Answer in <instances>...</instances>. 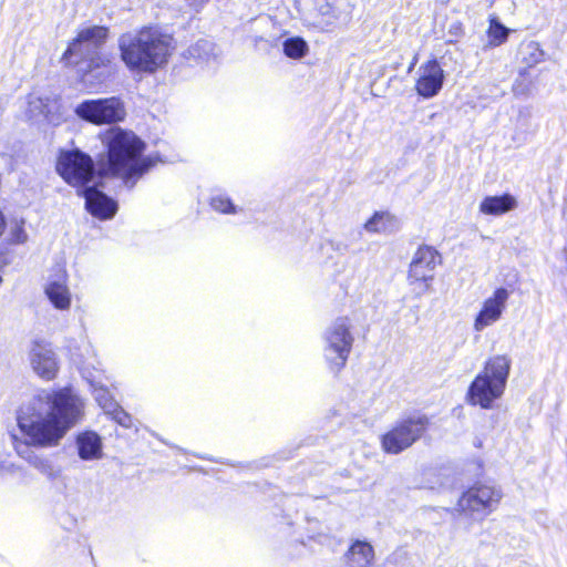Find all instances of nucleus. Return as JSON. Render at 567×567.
Instances as JSON below:
<instances>
[{
    "label": "nucleus",
    "mask_w": 567,
    "mask_h": 567,
    "mask_svg": "<svg viewBox=\"0 0 567 567\" xmlns=\"http://www.w3.org/2000/svg\"><path fill=\"white\" fill-rule=\"evenodd\" d=\"M20 478L22 480V482H27L28 481V472L22 467V471H19V473H17Z\"/></svg>",
    "instance_id": "nucleus-33"
},
{
    "label": "nucleus",
    "mask_w": 567,
    "mask_h": 567,
    "mask_svg": "<svg viewBox=\"0 0 567 567\" xmlns=\"http://www.w3.org/2000/svg\"><path fill=\"white\" fill-rule=\"evenodd\" d=\"M413 65H414V63H413V62H411V63H410V65H409V71L411 70V68H412Z\"/></svg>",
    "instance_id": "nucleus-41"
},
{
    "label": "nucleus",
    "mask_w": 567,
    "mask_h": 567,
    "mask_svg": "<svg viewBox=\"0 0 567 567\" xmlns=\"http://www.w3.org/2000/svg\"><path fill=\"white\" fill-rule=\"evenodd\" d=\"M104 155L97 161V177L120 178L133 187L161 162L159 156H144L146 143L132 130L112 126L100 134Z\"/></svg>",
    "instance_id": "nucleus-2"
},
{
    "label": "nucleus",
    "mask_w": 567,
    "mask_h": 567,
    "mask_svg": "<svg viewBox=\"0 0 567 567\" xmlns=\"http://www.w3.org/2000/svg\"><path fill=\"white\" fill-rule=\"evenodd\" d=\"M106 415L125 429H130L133 424L131 414L127 413L120 404H117V406H115L114 410H111Z\"/></svg>",
    "instance_id": "nucleus-26"
},
{
    "label": "nucleus",
    "mask_w": 567,
    "mask_h": 567,
    "mask_svg": "<svg viewBox=\"0 0 567 567\" xmlns=\"http://www.w3.org/2000/svg\"><path fill=\"white\" fill-rule=\"evenodd\" d=\"M509 370L511 362L507 357H489L483 371L471 382L466 402L482 409H491L505 391Z\"/></svg>",
    "instance_id": "nucleus-5"
},
{
    "label": "nucleus",
    "mask_w": 567,
    "mask_h": 567,
    "mask_svg": "<svg viewBox=\"0 0 567 567\" xmlns=\"http://www.w3.org/2000/svg\"><path fill=\"white\" fill-rule=\"evenodd\" d=\"M31 365L40 378L48 381L53 380L59 370L55 357H33Z\"/></svg>",
    "instance_id": "nucleus-20"
},
{
    "label": "nucleus",
    "mask_w": 567,
    "mask_h": 567,
    "mask_svg": "<svg viewBox=\"0 0 567 567\" xmlns=\"http://www.w3.org/2000/svg\"><path fill=\"white\" fill-rule=\"evenodd\" d=\"M502 496L499 487L478 483L463 493L458 499V507L464 514L482 519L496 509Z\"/></svg>",
    "instance_id": "nucleus-9"
},
{
    "label": "nucleus",
    "mask_w": 567,
    "mask_h": 567,
    "mask_svg": "<svg viewBox=\"0 0 567 567\" xmlns=\"http://www.w3.org/2000/svg\"><path fill=\"white\" fill-rule=\"evenodd\" d=\"M83 416L84 402L71 388L39 391L17 413V424L23 439L16 446L18 455L49 481L58 480L61 470L30 446L48 449L59 445Z\"/></svg>",
    "instance_id": "nucleus-1"
},
{
    "label": "nucleus",
    "mask_w": 567,
    "mask_h": 567,
    "mask_svg": "<svg viewBox=\"0 0 567 567\" xmlns=\"http://www.w3.org/2000/svg\"><path fill=\"white\" fill-rule=\"evenodd\" d=\"M109 35L110 29L106 25L79 29L66 43L60 63L64 69L75 72L81 82H86L91 76L112 73L116 66L114 55L99 50L107 41Z\"/></svg>",
    "instance_id": "nucleus-4"
},
{
    "label": "nucleus",
    "mask_w": 567,
    "mask_h": 567,
    "mask_svg": "<svg viewBox=\"0 0 567 567\" xmlns=\"http://www.w3.org/2000/svg\"><path fill=\"white\" fill-rule=\"evenodd\" d=\"M106 415L125 429H130L133 424L131 414L127 413L120 404H117V406H115L114 410H111Z\"/></svg>",
    "instance_id": "nucleus-25"
},
{
    "label": "nucleus",
    "mask_w": 567,
    "mask_h": 567,
    "mask_svg": "<svg viewBox=\"0 0 567 567\" xmlns=\"http://www.w3.org/2000/svg\"><path fill=\"white\" fill-rule=\"evenodd\" d=\"M442 262L439 251L427 245L420 246L410 264L408 284L416 297L432 290L435 269Z\"/></svg>",
    "instance_id": "nucleus-7"
},
{
    "label": "nucleus",
    "mask_w": 567,
    "mask_h": 567,
    "mask_svg": "<svg viewBox=\"0 0 567 567\" xmlns=\"http://www.w3.org/2000/svg\"><path fill=\"white\" fill-rule=\"evenodd\" d=\"M7 466H11L9 470H4V473L17 474L22 471V467L13 463L7 462Z\"/></svg>",
    "instance_id": "nucleus-32"
},
{
    "label": "nucleus",
    "mask_w": 567,
    "mask_h": 567,
    "mask_svg": "<svg viewBox=\"0 0 567 567\" xmlns=\"http://www.w3.org/2000/svg\"><path fill=\"white\" fill-rule=\"evenodd\" d=\"M461 24H457L455 28H454V31H457V30H461Z\"/></svg>",
    "instance_id": "nucleus-38"
},
{
    "label": "nucleus",
    "mask_w": 567,
    "mask_h": 567,
    "mask_svg": "<svg viewBox=\"0 0 567 567\" xmlns=\"http://www.w3.org/2000/svg\"><path fill=\"white\" fill-rule=\"evenodd\" d=\"M54 169L76 193L87 187L97 176V166L93 157L80 148L59 150Z\"/></svg>",
    "instance_id": "nucleus-6"
},
{
    "label": "nucleus",
    "mask_w": 567,
    "mask_h": 567,
    "mask_svg": "<svg viewBox=\"0 0 567 567\" xmlns=\"http://www.w3.org/2000/svg\"><path fill=\"white\" fill-rule=\"evenodd\" d=\"M28 239L27 231L24 229L23 221L17 223L11 229L9 234L8 241L11 245H20L24 244Z\"/></svg>",
    "instance_id": "nucleus-28"
},
{
    "label": "nucleus",
    "mask_w": 567,
    "mask_h": 567,
    "mask_svg": "<svg viewBox=\"0 0 567 567\" xmlns=\"http://www.w3.org/2000/svg\"><path fill=\"white\" fill-rule=\"evenodd\" d=\"M522 60L523 62L532 68L538 64L544 59V51L540 49L539 43L535 41H529L526 44H524L522 49Z\"/></svg>",
    "instance_id": "nucleus-22"
},
{
    "label": "nucleus",
    "mask_w": 567,
    "mask_h": 567,
    "mask_svg": "<svg viewBox=\"0 0 567 567\" xmlns=\"http://www.w3.org/2000/svg\"><path fill=\"white\" fill-rule=\"evenodd\" d=\"M44 292L54 308L60 310L70 308L71 293L68 288V275L64 270H61L55 279L47 284Z\"/></svg>",
    "instance_id": "nucleus-16"
},
{
    "label": "nucleus",
    "mask_w": 567,
    "mask_h": 567,
    "mask_svg": "<svg viewBox=\"0 0 567 567\" xmlns=\"http://www.w3.org/2000/svg\"><path fill=\"white\" fill-rule=\"evenodd\" d=\"M75 114L83 121L102 126L114 125L126 117L124 102L117 96L84 100L78 104Z\"/></svg>",
    "instance_id": "nucleus-8"
},
{
    "label": "nucleus",
    "mask_w": 567,
    "mask_h": 567,
    "mask_svg": "<svg viewBox=\"0 0 567 567\" xmlns=\"http://www.w3.org/2000/svg\"><path fill=\"white\" fill-rule=\"evenodd\" d=\"M430 425V419L423 413L403 416L392 427V454H398L422 437Z\"/></svg>",
    "instance_id": "nucleus-10"
},
{
    "label": "nucleus",
    "mask_w": 567,
    "mask_h": 567,
    "mask_svg": "<svg viewBox=\"0 0 567 567\" xmlns=\"http://www.w3.org/2000/svg\"><path fill=\"white\" fill-rule=\"evenodd\" d=\"M76 194L84 197L86 210L97 219H110L117 212V203L96 186L89 185Z\"/></svg>",
    "instance_id": "nucleus-11"
},
{
    "label": "nucleus",
    "mask_w": 567,
    "mask_h": 567,
    "mask_svg": "<svg viewBox=\"0 0 567 567\" xmlns=\"http://www.w3.org/2000/svg\"><path fill=\"white\" fill-rule=\"evenodd\" d=\"M20 478L22 480V482H27L28 481V472L22 467V471H19V473H17Z\"/></svg>",
    "instance_id": "nucleus-34"
},
{
    "label": "nucleus",
    "mask_w": 567,
    "mask_h": 567,
    "mask_svg": "<svg viewBox=\"0 0 567 567\" xmlns=\"http://www.w3.org/2000/svg\"><path fill=\"white\" fill-rule=\"evenodd\" d=\"M386 217V213H374V215L364 224V228L370 233L385 230Z\"/></svg>",
    "instance_id": "nucleus-27"
},
{
    "label": "nucleus",
    "mask_w": 567,
    "mask_h": 567,
    "mask_svg": "<svg viewBox=\"0 0 567 567\" xmlns=\"http://www.w3.org/2000/svg\"><path fill=\"white\" fill-rule=\"evenodd\" d=\"M461 24H457L455 28H454V31H457V30H461Z\"/></svg>",
    "instance_id": "nucleus-39"
},
{
    "label": "nucleus",
    "mask_w": 567,
    "mask_h": 567,
    "mask_svg": "<svg viewBox=\"0 0 567 567\" xmlns=\"http://www.w3.org/2000/svg\"><path fill=\"white\" fill-rule=\"evenodd\" d=\"M348 357H331L328 361L329 368L333 373H338L347 363Z\"/></svg>",
    "instance_id": "nucleus-29"
},
{
    "label": "nucleus",
    "mask_w": 567,
    "mask_h": 567,
    "mask_svg": "<svg viewBox=\"0 0 567 567\" xmlns=\"http://www.w3.org/2000/svg\"><path fill=\"white\" fill-rule=\"evenodd\" d=\"M156 437H157L161 442H163L164 444H166V445H168V446H171V447H173V449H176L177 451H184V450H183L182 447H179V446H176V445H173V444H169V443L165 442L163 439L158 437L157 435H156Z\"/></svg>",
    "instance_id": "nucleus-37"
},
{
    "label": "nucleus",
    "mask_w": 567,
    "mask_h": 567,
    "mask_svg": "<svg viewBox=\"0 0 567 567\" xmlns=\"http://www.w3.org/2000/svg\"><path fill=\"white\" fill-rule=\"evenodd\" d=\"M11 466H7V461H0V476L4 473V470H9Z\"/></svg>",
    "instance_id": "nucleus-35"
},
{
    "label": "nucleus",
    "mask_w": 567,
    "mask_h": 567,
    "mask_svg": "<svg viewBox=\"0 0 567 567\" xmlns=\"http://www.w3.org/2000/svg\"><path fill=\"white\" fill-rule=\"evenodd\" d=\"M83 378L87 380L91 385L92 394L94 400L99 404V406L107 414L111 410H114L117 406V401L111 394L110 390L102 384L100 381H96L91 373L89 375L85 374V371L82 372Z\"/></svg>",
    "instance_id": "nucleus-19"
},
{
    "label": "nucleus",
    "mask_w": 567,
    "mask_h": 567,
    "mask_svg": "<svg viewBox=\"0 0 567 567\" xmlns=\"http://www.w3.org/2000/svg\"><path fill=\"white\" fill-rule=\"evenodd\" d=\"M381 445L386 454H390V431L385 432L381 436Z\"/></svg>",
    "instance_id": "nucleus-30"
},
{
    "label": "nucleus",
    "mask_w": 567,
    "mask_h": 567,
    "mask_svg": "<svg viewBox=\"0 0 567 567\" xmlns=\"http://www.w3.org/2000/svg\"><path fill=\"white\" fill-rule=\"evenodd\" d=\"M190 4H205L207 2H209L210 0H187Z\"/></svg>",
    "instance_id": "nucleus-36"
},
{
    "label": "nucleus",
    "mask_w": 567,
    "mask_h": 567,
    "mask_svg": "<svg viewBox=\"0 0 567 567\" xmlns=\"http://www.w3.org/2000/svg\"><path fill=\"white\" fill-rule=\"evenodd\" d=\"M327 350L337 354H348L352 350L354 338L349 326L338 320L326 333Z\"/></svg>",
    "instance_id": "nucleus-14"
},
{
    "label": "nucleus",
    "mask_w": 567,
    "mask_h": 567,
    "mask_svg": "<svg viewBox=\"0 0 567 567\" xmlns=\"http://www.w3.org/2000/svg\"><path fill=\"white\" fill-rule=\"evenodd\" d=\"M210 206L215 212L221 214H234L236 213V208L231 203L230 198L226 196H216L210 200Z\"/></svg>",
    "instance_id": "nucleus-24"
},
{
    "label": "nucleus",
    "mask_w": 567,
    "mask_h": 567,
    "mask_svg": "<svg viewBox=\"0 0 567 567\" xmlns=\"http://www.w3.org/2000/svg\"><path fill=\"white\" fill-rule=\"evenodd\" d=\"M564 252H565L566 259H567V247L564 249Z\"/></svg>",
    "instance_id": "nucleus-42"
},
{
    "label": "nucleus",
    "mask_w": 567,
    "mask_h": 567,
    "mask_svg": "<svg viewBox=\"0 0 567 567\" xmlns=\"http://www.w3.org/2000/svg\"><path fill=\"white\" fill-rule=\"evenodd\" d=\"M90 555H91L92 561H94V556L92 555V553H90ZM93 564H95V563H93ZM94 567H96V565H94Z\"/></svg>",
    "instance_id": "nucleus-40"
},
{
    "label": "nucleus",
    "mask_w": 567,
    "mask_h": 567,
    "mask_svg": "<svg viewBox=\"0 0 567 567\" xmlns=\"http://www.w3.org/2000/svg\"><path fill=\"white\" fill-rule=\"evenodd\" d=\"M307 51L308 45L302 38H289L284 42V53L290 59H301Z\"/></svg>",
    "instance_id": "nucleus-23"
},
{
    "label": "nucleus",
    "mask_w": 567,
    "mask_h": 567,
    "mask_svg": "<svg viewBox=\"0 0 567 567\" xmlns=\"http://www.w3.org/2000/svg\"><path fill=\"white\" fill-rule=\"evenodd\" d=\"M508 297L509 292L507 289H496L493 296L484 301L481 311L474 320V330L480 332L495 323L502 317Z\"/></svg>",
    "instance_id": "nucleus-12"
},
{
    "label": "nucleus",
    "mask_w": 567,
    "mask_h": 567,
    "mask_svg": "<svg viewBox=\"0 0 567 567\" xmlns=\"http://www.w3.org/2000/svg\"><path fill=\"white\" fill-rule=\"evenodd\" d=\"M517 202L514 196L504 194L502 196H487L480 204V212L485 215H503L516 208Z\"/></svg>",
    "instance_id": "nucleus-18"
},
{
    "label": "nucleus",
    "mask_w": 567,
    "mask_h": 567,
    "mask_svg": "<svg viewBox=\"0 0 567 567\" xmlns=\"http://www.w3.org/2000/svg\"><path fill=\"white\" fill-rule=\"evenodd\" d=\"M420 76L416 81L417 93L425 97L436 95L443 85L444 73L441 65L435 60H431L420 66Z\"/></svg>",
    "instance_id": "nucleus-13"
},
{
    "label": "nucleus",
    "mask_w": 567,
    "mask_h": 567,
    "mask_svg": "<svg viewBox=\"0 0 567 567\" xmlns=\"http://www.w3.org/2000/svg\"><path fill=\"white\" fill-rule=\"evenodd\" d=\"M374 558V550L367 540H354L347 554L346 563L349 567H369Z\"/></svg>",
    "instance_id": "nucleus-17"
},
{
    "label": "nucleus",
    "mask_w": 567,
    "mask_h": 567,
    "mask_svg": "<svg viewBox=\"0 0 567 567\" xmlns=\"http://www.w3.org/2000/svg\"><path fill=\"white\" fill-rule=\"evenodd\" d=\"M177 49L174 33L148 23L118 38L120 58L131 72L154 74L167 66Z\"/></svg>",
    "instance_id": "nucleus-3"
},
{
    "label": "nucleus",
    "mask_w": 567,
    "mask_h": 567,
    "mask_svg": "<svg viewBox=\"0 0 567 567\" xmlns=\"http://www.w3.org/2000/svg\"><path fill=\"white\" fill-rule=\"evenodd\" d=\"M7 229V218L3 212L0 209V237L4 234Z\"/></svg>",
    "instance_id": "nucleus-31"
},
{
    "label": "nucleus",
    "mask_w": 567,
    "mask_h": 567,
    "mask_svg": "<svg viewBox=\"0 0 567 567\" xmlns=\"http://www.w3.org/2000/svg\"><path fill=\"white\" fill-rule=\"evenodd\" d=\"M78 455L82 461L100 460L103 455V442L99 433L91 430L80 432L75 437Z\"/></svg>",
    "instance_id": "nucleus-15"
},
{
    "label": "nucleus",
    "mask_w": 567,
    "mask_h": 567,
    "mask_svg": "<svg viewBox=\"0 0 567 567\" xmlns=\"http://www.w3.org/2000/svg\"><path fill=\"white\" fill-rule=\"evenodd\" d=\"M511 30L503 25L497 18L493 17L489 19V25L487 29V38L489 47H499L506 42Z\"/></svg>",
    "instance_id": "nucleus-21"
}]
</instances>
